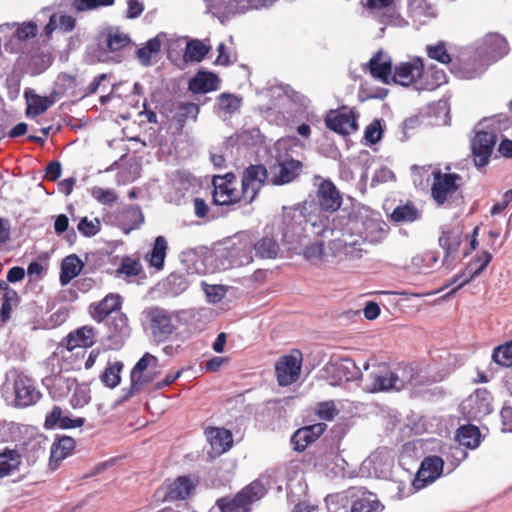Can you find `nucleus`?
Listing matches in <instances>:
<instances>
[{
	"instance_id": "41",
	"label": "nucleus",
	"mask_w": 512,
	"mask_h": 512,
	"mask_svg": "<svg viewBox=\"0 0 512 512\" xmlns=\"http://www.w3.org/2000/svg\"><path fill=\"white\" fill-rule=\"evenodd\" d=\"M422 217V211L413 203L398 205L391 214V219L397 223H412Z\"/></svg>"
},
{
	"instance_id": "19",
	"label": "nucleus",
	"mask_w": 512,
	"mask_h": 512,
	"mask_svg": "<svg viewBox=\"0 0 512 512\" xmlns=\"http://www.w3.org/2000/svg\"><path fill=\"white\" fill-rule=\"evenodd\" d=\"M394 371L386 365L376 366L368 375L364 385L368 392L394 390Z\"/></svg>"
},
{
	"instance_id": "13",
	"label": "nucleus",
	"mask_w": 512,
	"mask_h": 512,
	"mask_svg": "<svg viewBox=\"0 0 512 512\" xmlns=\"http://www.w3.org/2000/svg\"><path fill=\"white\" fill-rule=\"evenodd\" d=\"M207 13L221 23L247 11V0H204Z\"/></svg>"
},
{
	"instance_id": "3",
	"label": "nucleus",
	"mask_w": 512,
	"mask_h": 512,
	"mask_svg": "<svg viewBox=\"0 0 512 512\" xmlns=\"http://www.w3.org/2000/svg\"><path fill=\"white\" fill-rule=\"evenodd\" d=\"M510 121L505 115L484 119L475 127V135L471 139V150L476 167H485L489 163L497 135L509 128Z\"/></svg>"
},
{
	"instance_id": "1",
	"label": "nucleus",
	"mask_w": 512,
	"mask_h": 512,
	"mask_svg": "<svg viewBox=\"0 0 512 512\" xmlns=\"http://www.w3.org/2000/svg\"><path fill=\"white\" fill-rule=\"evenodd\" d=\"M315 235L325 236L333 233L329 229L328 218L320 214V208L315 202H304L292 207H284L282 215V235L287 245L302 243L307 236V227Z\"/></svg>"
},
{
	"instance_id": "52",
	"label": "nucleus",
	"mask_w": 512,
	"mask_h": 512,
	"mask_svg": "<svg viewBox=\"0 0 512 512\" xmlns=\"http://www.w3.org/2000/svg\"><path fill=\"white\" fill-rule=\"evenodd\" d=\"M123 368L121 362H114L108 366L101 375V381L110 388L116 387L120 382V372Z\"/></svg>"
},
{
	"instance_id": "36",
	"label": "nucleus",
	"mask_w": 512,
	"mask_h": 512,
	"mask_svg": "<svg viewBox=\"0 0 512 512\" xmlns=\"http://www.w3.org/2000/svg\"><path fill=\"white\" fill-rule=\"evenodd\" d=\"M22 457L15 449L5 448L0 452V478L12 475L19 470Z\"/></svg>"
},
{
	"instance_id": "22",
	"label": "nucleus",
	"mask_w": 512,
	"mask_h": 512,
	"mask_svg": "<svg viewBox=\"0 0 512 512\" xmlns=\"http://www.w3.org/2000/svg\"><path fill=\"white\" fill-rule=\"evenodd\" d=\"M326 126L339 134L348 135L358 128L352 112L330 111L325 119Z\"/></svg>"
},
{
	"instance_id": "33",
	"label": "nucleus",
	"mask_w": 512,
	"mask_h": 512,
	"mask_svg": "<svg viewBox=\"0 0 512 512\" xmlns=\"http://www.w3.org/2000/svg\"><path fill=\"white\" fill-rule=\"evenodd\" d=\"M94 336L93 328L84 326L68 334L65 339V346L69 351L89 347L94 343Z\"/></svg>"
},
{
	"instance_id": "30",
	"label": "nucleus",
	"mask_w": 512,
	"mask_h": 512,
	"mask_svg": "<svg viewBox=\"0 0 512 512\" xmlns=\"http://www.w3.org/2000/svg\"><path fill=\"white\" fill-rule=\"evenodd\" d=\"M158 367V359L149 354L145 353L142 358L136 363L134 366L132 372H131V389L132 390H139V387L148 379H145V376L143 373L148 369L151 368L153 372H156V369Z\"/></svg>"
},
{
	"instance_id": "26",
	"label": "nucleus",
	"mask_w": 512,
	"mask_h": 512,
	"mask_svg": "<svg viewBox=\"0 0 512 512\" xmlns=\"http://www.w3.org/2000/svg\"><path fill=\"white\" fill-rule=\"evenodd\" d=\"M408 13L417 25H425L436 18L434 5L427 0H408Z\"/></svg>"
},
{
	"instance_id": "56",
	"label": "nucleus",
	"mask_w": 512,
	"mask_h": 512,
	"mask_svg": "<svg viewBox=\"0 0 512 512\" xmlns=\"http://www.w3.org/2000/svg\"><path fill=\"white\" fill-rule=\"evenodd\" d=\"M428 56L442 64H449L451 62V56L447 51L444 42H439L436 45L427 46Z\"/></svg>"
},
{
	"instance_id": "63",
	"label": "nucleus",
	"mask_w": 512,
	"mask_h": 512,
	"mask_svg": "<svg viewBox=\"0 0 512 512\" xmlns=\"http://www.w3.org/2000/svg\"><path fill=\"white\" fill-rule=\"evenodd\" d=\"M383 135V129L380 120L371 122L365 129L364 138L369 144H376Z\"/></svg>"
},
{
	"instance_id": "34",
	"label": "nucleus",
	"mask_w": 512,
	"mask_h": 512,
	"mask_svg": "<svg viewBox=\"0 0 512 512\" xmlns=\"http://www.w3.org/2000/svg\"><path fill=\"white\" fill-rule=\"evenodd\" d=\"M219 79L212 72H198L189 81V90L193 93H207L218 88Z\"/></svg>"
},
{
	"instance_id": "59",
	"label": "nucleus",
	"mask_w": 512,
	"mask_h": 512,
	"mask_svg": "<svg viewBox=\"0 0 512 512\" xmlns=\"http://www.w3.org/2000/svg\"><path fill=\"white\" fill-rule=\"evenodd\" d=\"M309 432L305 427L298 429L291 437V443L296 451H304L306 447L313 443Z\"/></svg>"
},
{
	"instance_id": "4",
	"label": "nucleus",
	"mask_w": 512,
	"mask_h": 512,
	"mask_svg": "<svg viewBox=\"0 0 512 512\" xmlns=\"http://www.w3.org/2000/svg\"><path fill=\"white\" fill-rule=\"evenodd\" d=\"M508 53V44L505 38L498 34L485 36L477 47V58L464 61L458 69L452 72L464 79H473L481 76L489 62L497 61Z\"/></svg>"
},
{
	"instance_id": "28",
	"label": "nucleus",
	"mask_w": 512,
	"mask_h": 512,
	"mask_svg": "<svg viewBox=\"0 0 512 512\" xmlns=\"http://www.w3.org/2000/svg\"><path fill=\"white\" fill-rule=\"evenodd\" d=\"M394 371V390H402L408 386L416 387L423 384L425 376L418 373L412 365L399 366Z\"/></svg>"
},
{
	"instance_id": "50",
	"label": "nucleus",
	"mask_w": 512,
	"mask_h": 512,
	"mask_svg": "<svg viewBox=\"0 0 512 512\" xmlns=\"http://www.w3.org/2000/svg\"><path fill=\"white\" fill-rule=\"evenodd\" d=\"M242 99L232 93H222L218 96V110L225 115H232L241 106Z\"/></svg>"
},
{
	"instance_id": "48",
	"label": "nucleus",
	"mask_w": 512,
	"mask_h": 512,
	"mask_svg": "<svg viewBox=\"0 0 512 512\" xmlns=\"http://www.w3.org/2000/svg\"><path fill=\"white\" fill-rule=\"evenodd\" d=\"M210 49V45H207L200 40H191L186 45L184 58L187 61L200 62Z\"/></svg>"
},
{
	"instance_id": "25",
	"label": "nucleus",
	"mask_w": 512,
	"mask_h": 512,
	"mask_svg": "<svg viewBox=\"0 0 512 512\" xmlns=\"http://www.w3.org/2000/svg\"><path fill=\"white\" fill-rule=\"evenodd\" d=\"M463 409H468L467 413L473 419L488 415L492 410L489 394L485 390H477L466 399Z\"/></svg>"
},
{
	"instance_id": "11",
	"label": "nucleus",
	"mask_w": 512,
	"mask_h": 512,
	"mask_svg": "<svg viewBox=\"0 0 512 512\" xmlns=\"http://www.w3.org/2000/svg\"><path fill=\"white\" fill-rule=\"evenodd\" d=\"M227 250L230 260L227 266L222 265L223 269H227L230 265H246L253 260V241L247 233L243 232L233 237Z\"/></svg>"
},
{
	"instance_id": "6",
	"label": "nucleus",
	"mask_w": 512,
	"mask_h": 512,
	"mask_svg": "<svg viewBox=\"0 0 512 512\" xmlns=\"http://www.w3.org/2000/svg\"><path fill=\"white\" fill-rule=\"evenodd\" d=\"M265 495V487L258 481L242 489L234 497H224L216 502L212 511L218 512H250L251 504Z\"/></svg>"
},
{
	"instance_id": "17",
	"label": "nucleus",
	"mask_w": 512,
	"mask_h": 512,
	"mask_svg": "<svg viewBox=\"0 0 512 512\" xmlns=\"http://www.w3.org/2000/svg\"><path fill=\"white\" fill-rule=\"evenodd\" d=\"M150 329L155 341L163 342L173 333L175 326L167 311L161 308H152L148 312Z\"/></svg>"
},
{
	"instance_id": "55",
	"label": "nucleus",
	"mask_w": 512,
	"mask_h": 512,
	"mask_svg": "<svg viewBox=\"0 0 512 512\" xmlns=\"http://www.w3.org/2000/svg\"><path fill=\"white\" fill-rule=\"evenodd\" d=\"M199 114V106L195 103H181L178 106L176 117L179 123H184L187 120H196Z\"/></svg>"
},
{
	"instance_id": "35",
	"label": "nucleus",
	"mask_w": 512,
	"mask_h": 512,
	"mask_svg": "<svg viewBox=\"0 0 512 512\" xmlns=\"http://www.w3.org/2000/svg\"><path fill=\"white\" fill-rule=\"evenodd\" d=\"M120 297L115 294L107 295L102 301L96 305H92L91 315L94 320L101 322L108 317L112 312L120 308Z\"/></svg>"
},
{
	"instance_id": "46",
	"label": "nucleus",
	"mask_w": 512,
	"mask_h": 512,
	"mask_svg": "<svg viewBox=\"0 0 512 512\" xmlns=\"http://www.w3.org/2000/svg\"><path fill=\"white\" fill-rule=\"evenodd\" d=\"M392 458L385 450L373 452L365 461L364 466L372 468L374 473L384 472V470L391 466Z\"/></svg>"
},
{
	"instance_id": "51",
	"label": "nucleus",
	"mask_w": 512,
	"mask_h": 512,
	"mask_svg": "<svg viewBox=\"0 0 512 512\" xmlns=\"http://www.w3.org/2000/svg\"><path fill=\"white\" fill-rule=\"evenodd\" d=\"M106 42L108 49L115 52L126 47L130 42V38L118 29H113L109 31Z\"/></svg>"
},
{
	"instance_id": "2",
	"label": "nucleus",
	"mask_w": 512,
	"mask_h": 512,
	"mask_svg": "<svg viewBox=\"0 0 512 512\" xmlns=\"http://www.w3.org/2000/svg\"><path fill=\"white\" fill-rule=\"evenodd\" d=\"M288 248L297 254H302L306 259L324 261L355 260L361 258L363 252L358 240L345 235L330 241L326 248L322 241L310 243L308 235L303 238L302 243H293Z\"/></svg>"
},
{
	"instance_id": "53",
	"label": "nucleus",
	"mask_w": 512,
	"mask_h": 512,
	"mask_svg": "<svg viewBox=\"0 0 512 512\" xmlns=\"http://www.w3.org/2000/svg\"><path fill=\"white\" fill-rule=\"evenodd\" d=\"M492 358L495 363L503 367L512 366V342L494 349Z\"/></svg>"
},
{
	"instance_id": "62",
	"label": "nucleus",
	"mask_w": 512,
	"mask_h": 512,
	"mask_svg": "<svg viewBox=\"0 0 512 512\" xmlns=\"http://www.w3.org/2000/svg\"><path fill=\"white\" fill-rule=\"evenodd\" d=\"M55 85L56 89L53 94H65L76 87V78L73 75L62 73L57 77Z\"/></svg>"
},
{
	"instance_id": "38",
	"label": "nucleus",
	"mask_w": 512,
	"mask_h": 512,
	"mask_svg": "<svg viewBox=\"0 0 512 512\" xmlns=\"http://www.w3.org/2000/svg\"><path fill=\"white\" fill-rule=\"evenodd\" d=\"M253 251L261 259H274L278 256L280 246L273 236L267 234L253 243Z\"/></svg>"
},
{
	"instance_id": "5",
	"label": "nucleus",
	"mask_w": 512,
	"mask_h": 512,
	"mask_svg": "<svg viewBox=\"0 0 512 512\" xmlns=\"http://www.w3.org/2000/svg\"><path fill=\"white\" fill-rule=\"evenodd\" d=\"M349 230L352 239L358 240L360 246L362 242L378 243L382 241L389 230L387 223L377 212L363 210L358 213L349 223ZM348 236V234H344Z\"/></svg>"
},
{
	"instance_id": "42",
	"label": "nucleus",
	"mask_w": 512,
	"mask_h": 512,
	"mask_svg": "<svg viewBox=\"0 0 512 512\" xmlns=\"http://www.w3.org/2000/svg\"><path fill=\"white\" fill-rule=\"evenodd\" d=\"M458 443L467 448H477L480 444V431L476 426H462L457 430Z\"/></svg>"
},
{
	"instance_id": "10",
	"label": "nucleus",
	"mask_w": 512,
	"mask_h": 512,
	"mask_svg": "<svg viewBox=\"0 0 512 512\" xmlns=\"http://www.w3.org/2000/svg\"><path fill=\"white\" fill-rule=\"evenodd\" d=\"M424 76L423 61L419 57H413L408 61H403L395 65L392 75V82L402 86L415 85L422 83Z\"/></svg>"
},
{
	"instance_id": "14",
	"label": "nucleus",
	"mask_w": 512,
	"mask_h": 512,
	"mask_svg": "<svg viewBox=\"0 0 512 512\" xmlns=\"http://www.w3.org/2000/svg\"><path fill=\"white\" fill-rule=\"evenodd\" d=\"M317 200L315 204L320 208V214L328 219L327 213L337 211L342 204L340 192L330 180H321L318 184Z\"/></svg>"
},
{
	"instance_id": "44",
	"label": "nucleus",
	"mask_w": 512,
	"mask_h": 512,
	"mask_svg": "<svg viewBox=\"0 0 512 512\" xmlns=\"http://www.w3.org/2000/svg\"><path fill=\"white\" fill-rule=\"evenodd\" d=\"M165 36L164 34H159L156 37L149 39L145 46L139 48L137 50V57L139 62L143 66L151 65V58L158 54L161 48V37Z\"/></svg>"
},
{
	"instance_id": "7",
	"label": "nucleus",
	"mask_w": 512,
	"mask_h": 512,
	"mask_svg": "<svg viewBox=\"0 0 512 512\" xmlns=\"http://www.w3.org/2000/svg\"><path fill=\"white\" fill-rule=\"evenodd\" d=\"M462 184V177L456 173L433 171L431 196L439 206L450 203L458 194Z\"/></svg>"
},
{
	"instance_id": "45",
	"label": "nucleus",
	"mask_w": 512,
	"mask_h": 512,
	"mask_svg": "<svg viewBox=\"0 0 512 512\" xmlns=\"http://www.w3.org/2000/svg\"><path fill=\"white\" fill-rule=\"evenodd\" d=\"M325 501L328 512H350V489L343 493L328 495Z\"/></svg>"
},
{
	"instance_id": "29",
	"label": "nucleus",
	"mask_w": 512,
	"mask_h": 512,
	"mask_svg": "<svg viewBox=\"0 0 512 512\" xmlns=\"http://www.w3.org/2000/svg\"><path fill=\"white\" fill-rule=\"evenodd\" d=\"M75 445L76 442L72 437H58L51 446L49 465L56 469L58 464L72 453Z\"/></svg>"
},
{
	"instance_id": "57",
	"label": "nucleus",
	"mask_w": 512,
	"mask_h": 512,
	"mask_svg": "<svg viewBox=\"0 0 512 512\" xmlns=\"http://www.w3.org/2000/svg\"><path fill=\"white\" fill-rule=\"evenodd\" d=\"M91 400L90 390L86 385H77L71 397L73 408H82Z\"/></svg>"
},
{
	"instance_id": "8",
	"label": "nucleus",
	"mask_w": 512,
	"mask_h": 512,
	"mask_svg": "<svg viewBox=\"0 0 512 512\" xmlns=\"http://www.w3.org/2000/svg\"><path fill=\"white\" fill-rule=\"evenodd\" d=\"M268 180V172L263 165H250L242 174L241 195L245 204H251Z\"/></svg>"
},
{
	"instance_id": "61",
	"label": "nucleus",
	"mask_w": 512,
	"mask_h": 512,
	"mask_svg": "<svg viewBox=\"0 0 512 512\" xmlns=\"http://www.w3.org/2000/svg\"><path fill=\"white\" fill-rule=\"evenodd\" d=\"M338 412L334 401L320 402L316 408L317 416L325 421H332L338 415Z\"/></svg>"
},
{
	"instance_id": "32",
	"label": "nucleus",
	"mask_w": 512,
	"mask_h": 512,
	"mask_svg": "<svg viewBox=\"0 0 512 512\" xmlns=\"http://www.w3.org/2000/svg\"><path fill=\"white\" fill-rule=\"evenodd\" d=\"M317 466L329 474L338 475L345 470L347 462L337 450H330L318 457Z\"/></svg>"
},
{
	"instance_id": "9",
	"label": "nucleus",
	"mask_w": 512,
	"mask_h": 512,
	"mask_svg": "<svg viewBox=\"0 0 512 512\" xmlns=\"http://www.w3.org/2000/svg\"><path fill=\"white\" fill-rule=\"evenodd\" d=\"M213 201L217 205H231L243 201L241 191L236 189V176L226 173L223 176H214L212 180Z\"/></svg>"
},
{
	"instance_id": "47",
	"label": "nucleus",
	"mask_w": 512,
	"mask_h": 512,
	"mask_svg": "<svg viewBox=\"0 0 512 512\" xmlns=\"http://www.w3.org/2000/svg\"><path fill=\"white\" fill-rule=\"evenodd\" d=\"M167 251V241L163 236H158L155 239L153 249L149 254V263L152 267L160 270L164 266V260Z\"/></svg>"
},
{
	"instance_id": "31",
	"label": "nucleus",
	"mask_w": 512,
	"mask_h": 512,
	"mask_svg": "<svg viewBox=\"0 0 512 512\" xmlns=\"http://www.w3.org/2000/svg\"><path fill=\"white\" fill-rule=\"evenodd\" d=\"M328 370L335 371L339 380L354 381L362 376L361 369L349 358H342L332 362Z\"/></svg>"
},
{
	"instance_id": "40",
	"label": "nucleus",
	"mask_w": 512,
	"mask_h": 512,
	"mask_svg": "<svg viewBox=\"0 0 512 512\" xmlns=\"http://www.w3.org/2000/svg\"><path fill=\"white\" fill-rule=\"evenodd\" d=\"M83 269V263L76 255H69L61 263L60 282L62 286L78 276Z\"/></svg>"
},
{
	"instance_id": "37",
	"label": "nucleus",
	"mask_w": 512,
	"mask_h": 512,
	"mask_svg": "<svg viewBox=\"0 0 512 512\" xmlns=\"http://www.w3.org/2000/svg\"><path fill=\"white\" fill-rule=\"evenodd\" d=\"M194 488L195 484L189 477L180 476L170 484L165 500L172 501L186 499Z\"/></svg>"
},
{
	"instance_id": "12",
	"label": "nucleus",
	"mask_w": 512,
	"mask_h": 512,
	"mask_svg": "<svg viewBox=\"0 0 512 512\" xmlns=\"http://www.w3.org/2000/svg\"><path fill=\"white\" fill-rule=\"evenodd\" d=\"M444 467V461L439 456H429L424 458L412 482V489L419 491L428 484L438 479Z\"/></svg>"
},
{
	"instance_id": "27",
	"label": "nucleus",
	"mask_w": 512,
	"mask_h": 512,
	"mask_svg": "<svg viewBox=\"0 0 512 512\" xmlns=\"http://www.w3.org/2000/svg\"><path fill=\"white\" fill-rule=\"evenodd\" d=\"M205 435L214 455H221L232 447L233 438L229 430L210 427L206 429Z\"/></svg>"
},
{
	"instance_id": "58",
	"label": "nucleus",
	"mask_w": 512,
	"mask_h": 512,
	"mask_svg": "<svg viewBox=\"0 0 512 512\" xmlns=\"http://www.w3.org/2000/svg\"><path fill=\"white\" fill-rule=\"evenodd\" d=\"M427 75L422 77V83L417 84V90H434L437 87L447 82L446 74L443 71H435L432 75V80L428 81Z\"/></svg>"
},
{
	"instance_id": "18",
	"label": "nucleus",
	"mask_w": 512,
	"mask_h": 512,
	"mask_svg": "<svg viewBox=\"0 0 512 512\" xmlns=\"http://www.w3.org/2000/svg\"><path fill=\"white\" fill-rule=\"evenodd\" d=\"M16 26L17 28L13 33L12 38L5 44L6 50L12 53L20 52L22 50V43L34 38L38 32V27L33 21L24 22L21 25H18L17 23H5L0 25V31Z\"/></svg>"
},
{
	"instance_id": "23",
	"label": "nucleus",
	"mask_w": 512,
	"mask_h": 512,
	"mask_svg": "<svg viewBox=\"0 0 512 512\" xmlns=\"http://www.w3.org/2000/svg\"><path fill=\"white\" fill-rule=\"evenodd\" d=\"M369 70L373 78L382 82L383 84H390L392 82V59L390 55L379 50L369 61Z\"/></svg>"
},
{
	"instance_id": "39",
	"label": "nucleus",
	"mask_w": 512,
	"mask_h": 512,
	"mask_svg": "<svg viewBox=\"0 0 512 512\" xmlns=\"http://www.w3.org/2000/svg\"><path fill=\"white\" fill-rule=\"evenodd\" d=\"M27 99L26 114L30 117H36L46 112L55 102L53 95L42 97L37 94L25 93Z\"/></svg>"
},
{
	"instance_id": "54",
	"label": "nucleus",
	"mask_w": 512,
	"mask_h": 512,
	"mask_svg": "<svg viewBox=\"0 0 512 512\" xmlns=\"http://www.w3.org/2000/svg\"><path fill=\"white\" fill-rule=\"evenodd\" d=\"M77 229L84 237H93L100 232L101 222L98 218L83 217L79 221Z\"/></svg>"
},
{
	"instance_id": "49",
	"label": "nucleus",
	"mask_w": 512,
	"mask_h": 512,
	"mask_svg": "<svg viewBox=\"0 0 512 512\" xmlns=\"http://www.w3.org/2000/svg\"><path fill=\"white\" fill-rule=\"evenodd\" d=\"M127 318L123 314H117L113 318L112 326L114 332L110 335V338L114 340L115 346H121L126 337L129 336V327Z\"/></svg>"
},
{
	"instance_id": "15",
	"label": "nucleus",
	"mask_w": 512,
	"mask_h": 512,
	"mask_svg": "<svg viewBox=\"0 0 512 512\" xmlns=\"http://www.w3.org/2000/svg\"><path fill=\"white\" fill-rule=\"evenodd\" d=\"M302 357L299 352L281 357L276 363V375L280 386L296 382L300 375Z\"/></svg>"
},
{
	"instance_id": "21",
	"label": "nucleus",
	"mask_w": 512,
	"mask_h": 512,
	"mask_svg": "<svg viewBox=\"0 0 512 512\" xmlns=\"http://www.w3.org/2000/svg\"><path fill=\"white\" fill-rule=\"evenodd\" d=\"M350 495V512H381L384 509L374 493L353 488Z\"/></svg>"
},
{
	"instance_id": "64",
	"label": "nucleus",
	"mask_w": 512,
	"mask_h": 512,
	"mask_svg": "<svg viewBox=\"0 0 512 512\" xmlns=\"http://www.w3.org/2000/svg\"><path fill=\"white\" fill-rule=\"evenodd\" d=\"M141 271V264L134 259L125 258L117 272L126 276H136Z\"/></svg>"
},
{
	"instance_id": "43",
	"label": "nucleus",
	"mask_w": 512,
	"mask_h": 512,
	"mask_svg": "<svg viewBox=\"0 0 512 512\" xmlns=\"http://www.w3.org/2000/svg\"><path fill=\"white\" fill-rule=\"evenodd\" d=\"M492 260L491 253L484 251L479 255L474 261H472L466 268V271L469 273L468 277H466L458 287H462L463 285L469 283L471 280L478 277L487 265Z\"/></svg>"
},
{
	"instance_id": "16",
	"label": "nucleus",
	"mask_w": 512,
	"mask_h": 512,
	"mask_svg": "<svg viewBox=\"0 0 512 512\" xmlns=\"http://www.w3.org/2000/svg\"><path fill=\"white\" fill-rule=\"evenodd\" d=\"M15 406L20 408L36 404L41 398L40 392L34 386L32 379L24 374L16 376L13 384Z\"/></svg>"
},
{
	"instance_id": "60",
	"label": "nucleus",
	"mask_w": 512,
	"mask_h": 512,
	"mask_svg": "<svg viewBox=\"0 0 512 512\" xmlns=\"http://www.w3.org/2000/svg\"><path fill=\"white\" fill-rule=\"evenodd\" d=\"M91 196L104 205L112 204L117 200V194L113 189H105L98 186L91 189Z\"/></svg>"
},
{
	"instance_id": "20",
	"label": "nucleus",
	"mask_w": 512,
	"mask_h": 512,
	"mask_svg": "<svg viewBox=\"0 0 512 512\" xmlns=\"http://www.w3.org/2000/svg\"><path fill=\"white\" fill-rule=\"evenodd\" d=\"M394 0H366L365 6L370 14L379 18L381 23L400 26L403 19L392 8Z\"/></svg>"
},
{
	"instance_id": "24",
	"label": "nucleus",
	"mask_w": 512,
	"mask_h": 512,
	"mask_svg": "<svg viewBox=\"0 0 512 512\" xmlns=\"http://www.w3.org/2000/svg\"><path fill=\"white\" fill-rule=\"evenodd\" d=\"M301 162L294 159L285 160L270 168V181L274 185H283L293 181L299 174Z\"/></svg>"
}]
</instances>
